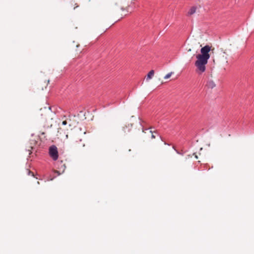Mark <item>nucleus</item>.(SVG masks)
I'll use <instances>...</instances> for the list:
<instances>
[{
	"mask_svg": "<svg viewBox=\"0 0 254 254\" xmlns=\"http://www.w3.org/2000/svg\"><path fill=\"white\" fill-rule=\"evenodd\" d=\"M211 46L206 45L201 48L200 54L196 55L197 60L195 62V66L196 67V72L198 74L204 72L206 69V65L207 64L208 60L210 58L209 52H213L214 48L211 49Z\"/></svg>",
	"mask_w": 254,
	"mask_h": 254,
	"instance_id": "1",
	"label": "nucleus"
},
{
	"mask_svg": "<svg viewBox=\"0 0 254 254\" xmlns=\"http://www.w3.org/2000/svg\"><path fill=\"white\" fill-rule=\"evenodd\" d=\"M228 55L226 53L223 51L218 52L214 57V62L220 64H227Z\"/></svg>",
	"mask_w": 254,
	"mask_h": 254,
	"instance_id": "2",
	"label": "nucleus"
},
{
	"mask_svg": "<svg viewBox=\"0 0 254 254\" xmlns=\"http://www.w3.org/2000/svg\"><path fill=\"white\" fill-rule=\"evenodd\" d=\"M49 154L54 161H56L58 159V148L56 145H53L49 147Z\"/></svg>",
	"mask_w": 254,
	"mask_h": 254,
	"instance_id": "3",
	"label": "nucleus"
},
{
	"mask_svg": "<svg viewBox=\"0 0 254 254\" xmlns=\"http://www.w3.org/2000/svg\"><path fill=\"white\" fill-rule=\"evenodd\" d=\"M98 28L99 33H100V35H101L103 33H104L106 31V30L108 29L107 26L102 28V23L100 21H98Z\"/></svg>",
	"mask_w": 254,
	"mask_h": 254,
	"instance_id": "4",
	"label": "nucleus"
},
{
	"mask_svg": "<svg viewBox=\"0 0 254 254\" xmlns=\"http://www.w3.org/2000/svg\"><path fill=\"white\" fill-rule=\"evenodd\" d=\"M206 85L208 88L212 89L215 87L216 84L212 80L210 79L207 81Z\"/></svg>",
	"mask_w": 254,
	"mask_h": 254,
	"instance_id": "5",
	"label": "nucleus"
},
{
	"mask_svg": "<svg viewBox=\"0 0 254 254\" xmlns=\"http://www.w3.org/2000/svg\"><path fill=\"white\" fill-rule=\"evenodd\" d=\"M196 6H192L191 7L189 11L188 12V15H191L194 14L196 12Z\"/></svg>",
	"mask_w": 254,
	"mask_h": 254,
	"instance_id": "6",
	"label": "nucleus"
},
{
	"mask_svg": "<svg viewBox=\"0 0 254 254\" xmlns=\"http://www.w3.org/2000/svg\"><path fill=\"white\" fill-rule=\"evenodd\" d=\"M154 74V71L153 70H150L147 76V80L150 79Z\"/></svg>",
	"mask_w": 254,
	"mask_h": 254,
	"instance_id": "7",
	"label": "nucleus"
},
{
	"mask_svg": "<svg viewBox=\"0 0 254 254\" xmlns=\"http://www.w3.org/2000/svg\"><path fill=\"white\" fill-rule=\"evenodd\" d=\"M173 73V72H171L168 73L167 74H166L164 76V78L165 79H167L170 78L171 76V75H172Z\"/></svg>",
	"mask_w": 254,
	"mask_h": 254,
	"instance_id": "8",
	"label": "nucleus"
},
{
	"mask_svg": "<svg viewBox=\"0 0 254 254\" xmlns=\"http://www.w3.org/2000/svg\"><path fill=\"white\" fill-rule=\"evenodd\" d=\"M27 173L28 175H31L32 176L34 177V173L31 172L30 170H27Z\"/></svg>",
	"mask_w": 254,
	"mask_h": 254,
	"instance_id": "9",
	"label": "nucleus"
},
{
	"mask_svg": "<svg viewBox=\"0 0 254 254\" xmlns=\"http://www.w3.org/2000/svg\"><path fill=\"white\" fill-rule=\"evenodd\" d=\"M150 132L151 133V138L152 139H154L156 137H155V135L153 133V132H152V131H150Z\"/></svg>",
	"mask_w": 254,
	"mask_h": 254,
	"instance_id": "10",
	"label": "nucleus"
},
{
	"mask_svg": "<svg viewBox=\"0 0 254 254\" xmlns=\"http://www.w3.org/2000/svg\"><path fill=\"white\" fill-rule=\"evenodd\" d=\"M191 48H192V49H193L194 48H193V47L192 46V45H193V44H195V43H196V41H191Z\"/></svg>",
	"mask_w": 254,
	"mask_h": 254,
	"instance_id": "11",
	"label": "nucleus"
},
{
	"mask_svg": "<svg viewBox=\"0 0 254 254\" xmlns=\"http://www.w3.org/2000/svg\"><path fill=\"white\" fill-rule=\"evenodd\" d=\"M67 124V122L66 121H64L62 122V125L65 126Z\"/></svg>",
	"mask_w": 254,
	"mask_h": 254,
	"instance_id": "12",
	"label": "nucleus"
},
{
	"mask_svg": "<svg viewBox=\"0 0 254 254\" xmlns=\"http://www.w3.org/2000/svg\"><path fill=\"white\" fill-rule=\"evenodd\" d=\"M187 51H188V52H190V51H191V49L190 48H189V49H187Z\"/></svg>",
	"mask_w": 254,
	"mask_h": 254,
	"instance_id": "13",
	"label": "nucleus"
},
{
	"mask_svg": "<svg viewBox=\"0 0 254 254\" xmlns=\"http://www.w3.org/2000/svg\"><path fill=\"white\" fill-rule=\"evenodd\" d=\"M68 135H66V137L67 138Z\"/></svg>",
	"mask_w": 254,
	"mask_h": 254,
	"instance_id": "14",
	"label": "nucleus"
}]
</instances>
